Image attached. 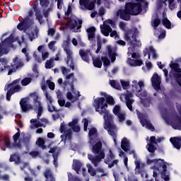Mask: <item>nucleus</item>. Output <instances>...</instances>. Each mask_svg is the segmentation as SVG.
Listing matches in <instances>:
<instances>
[{
    "mask_svg": "<svg viewBox=\"0 0 181 181\" xmlns=\"http://www.w3.org/2000/svg\"><path fill=\"white\" fill-rule=\"evenodd\" d=\"M94 107L95 108L96 112H99L100 115H104L103 118L105 119V129H107L109 135L113 138L115 144H117V126L112 124V115H110L108 111H107L108 105H115L114 98L111 95L106 97V98H96L94 100Z\"/></svg>",
    "mask_w": 181,
    "mask_h": 181,
    "instance_id": "1",
    "label": "nucleus"
},
{
    "mask_svg": "<svg viewBox=\"0 0 181 181\" xmlns=\"http://www.w3.org/2000/svg\"><path fill=\"white\" fill-rule=\"evenodd\" d=\"M13 62L14 64H11V67H14V69H16V71L18 69H21L25 66L23 61H22V59H19L18 57H16Z\"/></svg>",
    "mask_w": 181,
    "mask_h": 181,
    "instance_id": "20",
    "label": "nucleus"
},
{
    "mask_svg": "<svg viewBox=\"0 0 181 181\" xmlns=\"http://www.w3.org/2000/svg\"><path fill=\"white\" fill-rule=\"evenodd\" d=\"M88 172L90 175V176H93V177H94V176H95V175H97L96 170L94 169V168H93L91 165H90L88 167Z\"/></svg>",
    "mask_w": 181,
    "mask_h": 181,
    "instance_id": "41",
    "label": "nucleus"
},
{
    "mask_svg": "<svg viewBox=\"0 0 181 181\" xmlns=\"http://www.w3.org/2000/svg\"><path fill=\"white\" fill-rule=\"evenodd\" d=\"M119 111H121V107L119 105H115L113 108V114H115V115H118V114L121 113Z\"/></svg>",
    "mask_w": 181,
    "mask_h": 181,
    "instance_id": "59",
    "label": "nucleus"
},
{
    "mask_svg": "<svg viewBox=\"0 0 181 181\" xmlns=\"http://www.w3.org/2000/svg\"><path fill=\"white\" fill-rule=\"evenodd\" d=\"M72 135H73V133H71V130L67 129L66 132H65V135L64 136L62 135L61 138L62 139L64 138L66 140L71 141Z\"/></svg>",
    "mask_w": 181,
    "mask_h": 181,
    "instance_id": "37",
    "label": "nucleus"
},
{
    "mask_svg": "<svg viewBox=\"0 0 181 181\" xmlns=\"http://www.w3.org/2000/svg\"><path fill=\"white\" fill-rule=\"evenodd\" d=\"M45 95L47 101L49 103V104H48V105H52V103H53V99L52 98V96H50L49 95V92H45Z\"/></svg>",
    "mask_w": 181,
    "mask_h": 181,
    "instance_id": "63",
    "label": "nucleus"
},
{
    "mask_svg": "<svg viewBox=\"0 0 181 181\" xmlns=\"http://www.w3.org/2000/svg\"><path fill=\"white\" fill-rule=\"evenodd\" d=\"M13 42H14L13 35L11 34L4 40L1 41V44L4 47V49H5L6 47H11L13 45Z\"/></svg>",
    "mask_w": 181,
    "mask_h": 181,
    "instance_id": "18",
    "label": "nucleus"
},
{
    "mask_svg": "<svg viewBox=\"0 0 181 181\" xmlns=\"http://www.w3.org/2000/svg\"><path fill=\"white\" fill-rule=\"evenodd\" d=\"M31 82H32V78H25L21 81V85L23 86H25L30 84Z\"/></svg>",
    "mask_w": 181,
    "mask_h": 181,
    "instance_id": "48",
    "label": "nucleus"
},
{
    "mask_svg": "<svg viewBox=\"0 0 181 181\" xmlns=\"http://www.w3.org/2000/svg\"><path fill=\"white\" fill-rule=\"evenodd\" d=\"M101 149H103V143L98 141L93 146L92 152L94 155H100L101 152H104V151H101Z\"/></svg>",
    "mask_w": 181,
    "mask_h": 181,
    "instance_id": "19",
    "label": "nucleus"
},
{
    "mask_svg": "<svg viewBox=\"0 0 181 181\" xmlns=\"http://www.w3.org/2000/svg\"><path fill=\"white\" fill-rule=\"evenodd\" d=\"M146 148L150 153H155V151H156V147L152 143H148L146 145Z\"/></svg>",
    "mask_w": 181,
    "mask_h": 181,
    "instance_id": "36",
    "label": "nucleus"
},
{
    "mask_svg": "<svg viewBox=\"0 0 181 181\" xmlns=\"http://www.w3.org/2000/svg\"><path fill=\"white\" fill-rule=\"evenodd\" d=\"M64 52L66 53V64H69L70 69L74 71V60H73V52L70 49V41L69 40L64 41Z\"/></svg>",
    "mask_w": 181,
    "mask_h": 181,
    "instance_id": "6",
    "label": "nucleus"
},
{
    "mask_svg": "<svg viewBox=\"0 0 181 181\" xmlns=\"http://www.w3.org/2000/svg\"><path fill=\"white\" fill-rule=\"evenodd\" d=\"M100 30L104 36H110V32H112L111 26L104 24L103 26L100 25Z\"/></svg>",
    "mask_w": 181,
    "mask_h": 181,
    "instance_id": "24",
    "label": "nucleus"
},
{
    "mask_svg": "<svg viewBox=\"0 0 181 181\" xmlns=\"http://www.w3.org/2000/svg\"><path fill=\"white\" fill-rule=\"evenodd\" d=\"M10 162H15L16 165L21 164V156L18 154H12L9 158Z\"/></svg>",
    "mask_w": 181,
    "mask_h": 181,
    "instance_id": "32",
    "label": "nucleus"
},
{
    "mask_svg": "<svg viewBox=\"0 0 181 181\" xmlns=\"http://www.w3.org/2000/svg\"><path fill=\"white\" fill-rule=\"evenodd\" d=\"M168 7L171 11H175L176 8V4H175V0H168Z\"/></svg>",
    "mask_w": 181,
    "mask_h": 181,
    "instance_id": "49",
    "label": "nucleus"
},
{
    "mask_svg": "<svg viewBox=\"0 0 181 181\" xmlns=\"http://www.w3.org/2000/svg\"><path fill=\"white\" fill-rule=\"evenodd\" d=\"M151 84L154 90H160V77L158 74H154L151 77Z\"/></svg>",
    "mask_w": 181,
    "mask_h": 181,
    "instance_id": "14",
    "label": "nucleus"
},
{
    "mask_svg": "<svg viewBox=\"0 0 181 181\" xmlns=\"http://www.w3.org/2000/svg\"><path fill=\"white\" fill-rule=\"evenodd\" d=\"M115 154L112 153V151L111 149L109 150V153L106 156V159H105V163L106 165H108V168L111 169V168H114L115 165L118 164L119 160L117 159H115Z\"/></svg>",
    "mask_w": 181,
    "mask_h": 181,
    "instance_id": "10",
    "label": "nucleus"
},
{
    "mask_svg": "<svg viewBox=\"0 0 181 181\" xmlns=\"http://www.w3.org/2000/svg\"><path fill=\"white\" fill-rule=\"evenodd\" d=\"M141 103L144 107H151L152 99L151 98H145L141 100Z\"/></svg>",
    "mask_w": 181,
    "mask_h": 181,
    "instance_id": "33",
    "label": "nucleus"
},
{
    "mask_svg": "<svg viewBox=\"0 0 181 181\" xmlns=\"http://www.w3.org/2000/svg\"><path fill=\"white\" fill-rule=\"evenodd\" d=\"M137 85H138V87H139V90H137V93L141 97H146V95H148V93H146V92H144V93H142V87H144L145 86V84L144 83V81H139Z\"/></svg>",
    "mask_w": 181,
    "mask_h": 181,
    "instance_id": "31",
    "label": "nucleus"
},
{
    "mask_svg": "<svg viewBox=\"0 0 181 181\" xmlns=\"http://www.w3.org/2000/svg\"><path fill=\"white\" fill-rule=\"evenodd\" d=\"M110 84L112 88H115L116 90H119L121 88V86L119 85V83L115 81V80H110Z\"/></svg>",
    "mask_w": 181,
    "mask_h": 181,
    "instance_id": "38",
    "label": "nucleus"
},
{
    "mask_svg": "<svg viewBox=\"0 0 181 181\" xmlns=\"http://www.w3.org/2000/svg\"><path fill=\"white\" fill-rule=\"evenodd\" d=\"M149 52L150 53H152L153 59H158V54H156V50L153 49V47H149Z\"/></svg>",
    "mask_w": 181,
    "mask_h": 181,
    "instance_id": "51",
    "label": "nucleus"
},
{
    "mask_svg": "<svg viewBox=\"0 0 181 181\" xmlns=\"http://www.w3.org/2000/svg\"><path fill=\"white\" fill-rule=\"evenodd\" d=\"M40 5L42 8H47L50 5L49 0H40Z\"/></svg>",
    "mask_w": 181,
    "mask_h": 181,
    "instance_id": "42",
    "label": "nucleus"
},
{
    "mask_svg": "<svg viewBox=\"0 0 181 181\" xmlns=\"http://www.w3.org/2000/svg\"><path fill=\"white\" fill-rule=\"evenodd\" d=\"M4 54H8V49L0 42V57Z\"/></svg>",
    "mask_w": 181,
    "mask_h": 181,
    "instance_id": "44",
    "label": "nucleus"
},
{
    "mask_svg": "<svg viewBox=\"0 0 181 181\" xmlns=\"http://www.w3.org/2000/svg\"><path fill=\"white\" fill-rule=\"evenodd\" d=\"M36 144L40 148H42V149H46V145H45V140L43 139L39 138Z\"/></svg>",
    "mask_w": 181,
    "mask_h": 181,
    "instance_id": "39",
    "label": "nucleus"
},
{
    "mask_svg": "<svg viewBox=\"0 0 181 181\" xmlns=\"http://www.w3.org/2000/svg\"><path fill=\"white\" fill-rule=\"evenodd\" d=\"M162 24L166 28V29H172V23L168 19V18H164L162 19Z\"/></svg>",
    "mask_w": 181,
    "mask_h": 181,
    "instance_id": "34",
    "label": "nucleus"
},
{
    "mask_svg": "<svg viewBox=\"0 0 181 181\" xmlns=\"http://www.w3.org/2000/svg\"><path fill=\"white\" fill-rule=\"evenodd\" d=\"M101 60L103 63L104 67H108V66L111 64V61H110V59H108V57H102Z\"/></svg>",
    "mask_w": 181,
    "mask_h": 181,
    "instance_id": "40",
    "label": "nucleus"
},
{
    "mask_svg": "<svg viewBox=\"0 0 181 181\" xmlns=\"http://www.w3.org/2000/svg\"><path fill=\"white\" fill-rule=\"evenodd\" d=\"M137 117L141 124L142 127H145L147 129H150L152 132L155 131V127L146 118H145V115L142 114L141 112H137Z\"/></svg>",
    "mask_w": 181,
    "mask_h": 181,
    "instance_id": "9",
    "label": "nucleus"
},
{
    "mask_svg": "<svg viewBox=\"0 0 181 181\" xmlns=\"http://www.w3.org/2000/svg\"><path fill=\"white\" fill-rule=\"evenodd\" d=\"M53 62H54L53 59L47 60L45 62V69H53Z\"/></svg>",
    "mask_w": 181,
    "mask_h": 181,
    "instance_id": "45",
    "label": "nucleus"
},
{
    "mask_svg": "<svg viewBox=\"0 0 181 181\" xmlns=\"http://www.w3.org/2000/svg\"><path fill=\"white\" fill-rule=\"evenodd\" d=\"M124 97L126 100V105L127 108L129 110V111H134L132 104H134L135 100H134V99H132V97H134V93L128 92L127 93L124 94Z\"/></svg>",
    "mask_w": 181,
    "mask_h": 181,
    "instance_id": "12",
    "label": "nucleus"
},
{
    "mask_svg": "<svg viewBox=\"0 0 181 181\" xmlns=\"http://www.w3.org/2000/svg\"><path fill=\"white\" fill-rule=\"evenodd\" d=\"M11 66L9 65H4V67H1L0 70L1 71H4V70H5V71H8V76H12L13 73H15L16 71V69H15L14 67H13V69L11 68Z\"/></svg>",
    "mask_w": 181,
    "mask_h": 181,
    "instance_id": "27",
    "label": "nucleus"
},
{
    "mask_svg": "<svg viewBox=\"0 0 181 181\" xmlns=\"http://www.w3.org/2000/svg\"><path fill=\"white\" fill-rule=\"evenodd\" d=\"M121 148L124 151V152H127V153L131 151L129 150V148H131L130 143L128 141V139L126 137L123 138L122 141Z\"/></svg>",
    "mask_w": 181,
    "mask_h": 181,
    "instance_id": "23",
    "label": "nucleus"
},
{
    "mask_svg": "<svg viewBox=\"0 0 181 181\" xmlns=\"http://www.w3.org/2000/svg\"><path fill=\"white\" fill-rule=\"evenodd\" d=\"M96 134H97V129H95V127L90 128L88 132L89 136H94V135H95Z\"/></svg>",
    "mask_w": 181,
    "mask_h": 181,
    "instance_id": "62",
    "label": "nucleus"
},
{
    "mask_svg": "<svg viewBox=\"0 0 181 181\" xmlns=\"http://www.w3.org/2000/svg\"><path fill=\"white\" fill-rule=\"evenodd\" d=\"M77 124H78V119H74L71 122L69 123V127L73 128L74 127H76Z\"/></svg>",
    "mask_w": 181,
    "mask_h": 181,
    "instance_id": "60",
    "label": "nucleus"
},
{
    "mask_svg": "<svg viewBox=\"0 0 181 181\" xmlns=\"http://www.w3.org/2000/svg\"><path fill=\"white\" fill-rule=\"evenodd\" d=\"M132 32L133 30L129 29L127 30L125 33H124V37H125V40H127V42H132V40H131V37H132Z\"/></svg>",
    "mask_w": 181,
    "mask_h": 181,
    "instance_id": "35",
    "label": "nucleus"
},
{
    "mask_svg": "<svg viewBox=\"0 0 181 181\" xmlns=\"http://www.w3.org/2000/svg\"><path fill=\"white\" fill-rule=\"evenodd\" d=\"M136 2H128L125 4L124 8H119L117 11V16H119L122 21L129 22L131 21V16H137L142 12V4L145 0H136Z\"/></svg>",
    "mask_w": 181,
    "mask_h": 181,
    "instance_id": "2",
    "label": "nucleus"
},
{
    "mask_svg": "<svg viewBox=\"0 0 181 181\" xmlns=\"http://www.w3.org/2000/svg\"><path fill=\"white\" fill-rule=\"evenodd\" d=\"M95 32L96 29L94 26L87 28L86 33H88V39L90 42L95 40Z\"/></svg>",
    "mask_w": 181,
    "mask_h": 181,
    "instance_id": "17",
    "label": "nucleus"
},
{
    "mask_svg": "<svg viewBox=\"0 0 181 181\" xmlns=\"http://www.w3.org/2000/svg\"><path fill=\"white\" fill-rule=\"evenodd\" d=\"M81 25H83V21L74 15H71L68 18V23H66V26L69 27L70 30H73V29L76 28V30H75L76 33L81 32Z\"/></svg>",
    "mask_w": 181,
    "mask_h": 181,
    "instance_id": "5",
    "label": "nucleus"
},
{
    "mask_svg": "<svg viewBox=\"0 0 181 181\" xmlns=\"http://www.w3.org/2000/svg\"><path fill=\"white\" fill-rule=\"evenodd\" d=\"M127 62H129L130 66H133L134 67L141 66L144 64V61L142 59H134L132 58H127Z\"/></svg>",
    "mask_w": 181,
    "mask_h": 181,
    "instance_id": "21",
    "label": "nucleus"
},
{
    "mask_svg": "<svg viewBox=\"0 0 181 181\" xmlns=\"http://www.w3.org/2000/svg\"><path fill=\"white\" fill-rule=\"evenodd\" d=\"M160 18H156L154 20H153V22L152 23V26L154 29H156L158 28V26H159V25H160Z\"/></svg>",
    "mask_w": 181,
    "mask_h": 181,
    "instance_id": "43",
    "label": "nucleus"
},
{
    "mask_svg": "<svg viewBox=\"0 0 181 181\" xmlns=\"http://www.w3.org/2000/svg\"><path fill=\"white\" fill-rule=\"evenodd\" d=\"M96 172H98V173H103L102 175H98V177H103V176H107V173H105L104 168H96Z\"/></svg>",
    "mask_w": 181,
    "mask_h": 181,
    "instance_id": "53",
    "label": "nucleus"
},
{
    "mask_svg": "<svg viewBox=\"0 0 181 181\" xmlns=\"http://www.w3.org/2000/svg\"><path fill=\"white\" fill-rule=\"evenodd\" d=\"M134 50L135 49H134V48H128L127 55L129 56V57L132 56V58L135 59V60L141 59V54L134 52Z\"/></svg>",
    "mask_w": 181,
    "mask_h": 181,
    "instance_id": "25",
    "label": "nucleus"
},
{
    "mask_svg": "<svg viewBox=\"0 0 181 181\" xmlns=\"http://www.w3.org/2000/svg\"><path fill=\"white\" fill-rule=\"evenodd\" d=\"M30 22V18L29 17H25L18 25L17 29L18 30H28L29 29V23Z\"/></svg>",
    "mask_w": 181,
    "mask_h": 181,
    "instance_id": "13",
    "label": "nucleus"
},
{
    "mask_svg": "<svg viewBox=\"0 0 181 181\" xmlns=\"http://www.w3.org/2000/svg\"><path fill=\"white\" fill-rule=\"evenodd\" d=\"M92 60L94 67H97L98 69H101V67H103V61L100 57L94 58V57H92Z\"/></svg>",
    "mask_w": 181,
    "mask_h": 181,
    "instance_id": "29",
    "label": "nucleus"
},
{
    "mask_svg": "<svg viewBox=\"0 0 181 181\" xmlns=\"http://www.w3.org/2000/svg\"><path fill=\"white\" fill-rule=\"evenodd\" d=\"M135 165H136V168L135 169L136 170L137 169V172L139 174H141L142 173V170H141V161H139V160H136L134 162Z\"/></svg>",
    "mask_w": 181,
    "mask_h": 181,
    "instance_id": "55",
    "label": "nucleus"
},
{
    "mask_svg": "<svg viewBox=\"0 0 181 181\" xmlns=\"http://www.w3.org/2000/svg\"><path fill=\"white\" fill-rule=\"evenodd\" d=\"M154 168L156 170H162L161 178L163 179V180H170L169 172H168V166L166 165V162H165V160L156 159V162L154 163Z\"/></svg>",
    "mask_w": 181,
    "mask_h": 181,
    "instance_id": "3",
    "label": "nucleus"
},
{
    "mask_svg": "<svg viewBox=\"0 0 181 181\" xmlns=\"http://www.w3.org/2000/svg\"><path fill=\"white\" fill-rule=\"evenodd\" d=\"M107 54L111 60L112 63H114L117 60V52H113L111 47H107Z\"/></svg>",
    "mask_w": 181,
    "mask_h": 181,
    "instance_id": "28",
    "label": "nucleus"
},
{
    "mask_svg": "<svg viewBox=\"0 0 181 181\" xmlns=\"http://www.w3.org/2000/svg\"><path fill=\"white\" fill-rule=\"evenodd\" d=\"M138 35V28H135L132 34V42H136V36Z\"/></svg>",
    "mask_w": 181,
    "mask_h": 181,
    "instance_id": "56",
    "label": "nucleus"
},
{
    "mask_svg": "<svg viewBox=\"0 0 181 181\" xmlns=\"http://www.w3.org/2000/svg\"><path fill=\"white\" fill-rule=\"evenodd\" d=\"M79 56L81 57L83 62L88 63V62H90V57H93V54H91V51H90V49H86V51L80 49Z\"/></svg>",
    "mask_w": 181,
    "mask_h": 181,
    "instance_id": "16",
    "label": "nucleus"
},
{
    "mask_svg": "<svg viewBox=\"0 0 181 181\" xmlns=\"http://www.w3.org/2000/svg\"><path fill=\"white\" fill-rule=\"evenodd\" d=\"M119 122H122V121H125V115L123 113H119L117 115Z\"/></svg>",
    "mask_w": 181,
    "mask_h": 181,
    "instance_id": "64",
    "label": "nucleus"
},
{
    "mask_svg": "<svg viewBox=\"0 0 181 181\" xmlns=\"http://www.w3.org/2000/svg\"><path fill=\"white\" fill-rule=\"evenodd\" d=\"M44 176L46 178L45 181H56L53 174L52 173V170L46 169L44 172Z\"/></svg>",
    "mask_w": 181,
    "mask_h": 181,
    "instance_id": "26",
    "label": "nucleus"
},
{
    "mask_svg": "<svg viewBox=\"0 0 181 181\" xmlns=\"http://www.w3.org/2000/svg\"><path fill=\"white\" fill-rule=\"evenodd\" d=\"M105 158V153L104 151H100V154L96 156H93L92 154L88 155V159L91 161L92 165L95 168L98 166V164Z\"/></svg>",
    "mask_w": 181,
    "mask_h": 181,
    "instance_id": "8",
    "label": "nucleus"
},
{
    "mask_svg": "<svg viewBox=\"0 0 181 181\" xmlns=\"http://www.w3.org/2000/svg\"><path fill=\"white\" fill-rule=\"evenodd\" d=\"M35 15L37 21L42 25V23H43V16L40 14V12H37Z\"/></svg>",
    "mask_w": 181,
    "mask_h": 181,
    "instance_id": "47",
    "label": "nucleus"
},
{
    "mask_svg": "<svg viewBox=\"0 0 181 181\" xmlns=\"http://www.w3.org/2000/svg\"><path fill=\"white\" fill-rule=\"evenodd\" d=\"M46 84L47 86H48L49 90H54V87H56L54 82H52L50 79H48L46 81Z\"/></svg>",
    "mask_w": 181,
    "mask_h": 181,
    "instance_id": "50",
    "label": "nucleus"
},
{
    "mask_svg": "<svg viewBox=\"0 0 181 181\" xmlns=\"http://www.w3.org/2000/svg\"><path fill=\"white\" fill-rule=\"evenodd\" d=\"M135 42H134V41H131L130 45H132V46L133 47H132V49H135V47H141V46H142V44L141 43V41H138L136 40V41H134Z\"/></svg>",
    "mask_w": 181,
    "mask_h": 181,
    "instance_id": "46",
    "label": "nucleus"
},
{
    "mask_svg": "<svg viewBox=\"0 0 181 181\" xmlns=\"http://www.w3.org/2000/svg\"><path fill=\"white\" fill-rule=\"evenodd\" d=\"M121 85L123 90H127L129 87V81H121Z\"/></svg>",
    "mask_w": 181,
    "mask_h": 181,
    "instance_id": "58",
    "label": "nucleus"
},
{
    "mask_svg": "<svg viewBox=\"0 0 181 181\" xmlns=\"http://www.w3.org/2000/svg\"><path fill=\"white\" fill-rule=\"evenodd\" d=\"M33 9L35 12V13L37 12H40V9H39V1H34V5L33 6Z\"/></svg>",
    "mask_w": 181,
    "mask_h": 181,
    "instance_id": "52",
    "label": "nucleus"
},
{
    "mask_svg": "<svg viewBox=\"0 0 181 181\" xmlns=\"http://www.w3.org/2000/svg\"><path fill=\"white\" fill-rule=\"evenodd\" d=\"M20 107L22 112H29L30 110H33V105L28 103V100L25 98L20 100Z\"/></svg>",
    "mask_w": 181,
    "mask_h": 181,
    "instance_id": "11",
    "label": "nucleus"
},
{
    "mask_svg": "<svg viewBox=\"0 0 181 181\" xmlns=\"http://www.w3.org/2000/svg\"><path fill=\"white\" fill-rule=\"evenodd\" d=\"M95 2H97V0H93V1H91L90 3L89 0L79 1L80 5H81L82 6H84V8H86L88 11H93V9L95 8Z\"/></svg>",
    "mask_w": 181,
    "mask_h": 181,
    "instance_id": "15",
    "label": "nucleus"
},
{
    "mask_svg": "<svg viewBox=\"0 0 181 181\" xmlns=\"http://www.w3.org/2000/svg\"><path fill=\"white\" fill-rule=\"evenodd\" d=\"M22 53L25 54L26 57V62H29L30 60V57L29 56V52H28V49L26 48H23Z\"/></svg>",
    "mask_w": 181,
    "mask_h": 181,
    "instance_id": "57",
    "label": "nucleus"
},
{
    "mask_svg": "<svg viewBox=\"0 0 181 181\" xmlns=\"http://www.w3.org/2000/svg\"><path fill=\"white\" fill-rule=\"evenodd\" d=\"M29 154L30 156H32V158H37V156H40V152L37 151H33L30 152Z\"/></svg>",
    "mask_w": 181,
    "mask_h": 181,
    "instance_id": "61",
    "label": "nucleus"
},
{
    "mask_svg": "<svg viewBox=\"0 0 181 181\" xmlns=\"http://www.w3.org/2000/svg\"><path fill=\"white\" fill-rule=\"evenodd\" d=\"M170 142L176 149H180L181 148V137H174L170 139Z\"/></svg>",
    "mask_w": 181,
    "mask_h": 181,
    "instance_id": "22",
    "label": "nucleus"
},
{
    "mask_svg": "<svg viewBox=\"0 0 181 181\" xmlns=\"http://www.w3.org/2000/svg\"><path fill=\"white\" fill-rule=\"evenodd\" d=\"M21 79H16L12 83L7 85V93L6 96L7 101H11V97H12L13 94H15V93H18V91H21V88L18 85Z\"/></svg>",
    "mask_w": 181,
    "mask_h": 181,
    "instance_id": "4",
    "label": "nucleus"
},
{
    "mask_svg": "<svg viewBox=\"0 0 181 181\" xmlns=\"http://www.w3.org/2000/svg\"><path fill=\"white\" fill-rule=\"evenodd\" d=\"M47 110L49 112H59V110L57 108L52 105H47Z\"/></svg>",
    "mask_w": 181,
    "mask_h": 181,
    "instance_id": "54",
    "label": "nucleus"
},
{
    "mask_svg": "<svg viewBox=\"0 0 181 181\" xmlns=\"http://www.w3.org/2000/svg\"><path fill=\"white\" fill-rule=\"evenodd\" d=\"M74 170L78 173L81 170V163L78 160H74L72 165Z\"/></svg>",
    "mask_w": 181,
    "mask_h": 181,
    "instance_id": "30",
    "label": "nucleus"
},
{
    "mask_svg": "<svg viewBox=\"0 0 181 181\" xmlns=\"http://www.w3.org/2000/svg\"><path fill=\"white\" fill-rule=\"evenodd\" d=\"M30 96L33 98L35 110L37 111V119H40V117L43 114V107L42 106V103L38 100L39 95H37V93L33 92Z\"/></svg>",
    "mask_w": 181,
    "mask_h": 181,
    "instance_id": "7",
    "label": "nucleus"
}]
</instances>
